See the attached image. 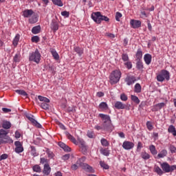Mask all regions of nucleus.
Here are the masks:
<instances>
[{
    "instance_id": "f257e3e1",
    "label": "nucleus",
    "mask_w": 176,
    "mask_h": 176,
    "mask_svg": "<svg viewBox=\"0 0 176 176\" xmlns=\"http://www.w3.org/2000/svg\"><path fill=\"white\" fill-rule=\"evenodd\" d=\"M120 78H122V72L120 70H113L109 76L111 85H116V83L119 82V80H120Z\"/></svg>"
},
{
    "instance_id": "f03ea898",
    "label": "nucleus",
    "mask_w": 176,
    "mask_h": 176,
    "mask_svg": "<svg viewBox=\"0 0 176 176\" xmlns=\"http://www.w3.org/2000/svg\"><path fill=\"white\" fill-rule=\"evenodd\" d=\"M41 52H39L38 49H36L34 52L29 54V61H33L36 64H39L41 63Z\"/></svg>"
},
{
    "instance_id": "7ed1b4c3",
    "label": "nucleus",
    "mask_w": 176,
    "mask_h": 176,
    "mask_svg": "<svg viewBox=\"0 0 176 176\" xmlns=\"http://www.w3.org/2000/svg\"><path fill=\"white\" fill-rule=\"evenodd\" d=\"M76 164L78 167H81L82 170H86L87 173H94L93 167L86 163H83V158L78 159L76 161Z\"/></svg>"
},
{
    "instance_id": "20e7f679",
    "label": "nucleus",
    "mask_w": 176,
    "mask_h": 176,
    "mask_svg": "<svg viewBox=\"0 0 176 176\" xmlns=\"http://www.w3.org/2000/svg\"><path fill=\"white\" fill-rule=\"evenodd\" d=\"M165 79L170 80V72L166 69H162L160 74L157 76V82H164Z\"/></svg>"
},
{
    "instance_id": "39448f33",
    "label": "nucleus",
    "mask_w": 176,
    "mask_h": 176,
    "mask_svg": "<svg viewBox=\"0 0 176 176\" xmlns=\"http://www.w3.org/2000/svg\"><path fill=\"white\" fill-rule=\"evenodd\" d=\"M161 168L164 173H173L174 170H176V165L170 166L168 163L164 162L161 164Z\"/></svg>"
},
{
    "instance_id": "423d86ee",
    "label": "nucleus",
    "mask_w": 176,
    "mask_h": 176,
    "mask_svg": "<svg viewBox=\"0 0 176 176\" xmlns=\"http://www.w3.org/2000/svg\"><path fill=\"white\" fill-rule=\"evenodd\" d=\"M27 119L31 122V123L35 127H37V129H42V125L34 118V116L32 114L27 113L25 115Z\"/></svg>"
},
{
    "instance_id": "0eeeda50",
    "label": "nucleus",
    "mask_w": 176,
    "mask_h": 176,
    "mask_svg": "<svg viewBox=\"0 0 176 176\" xmlns=\"http://www.w3.org/2000/svg\"><path fill=\"white\" fill-rule=\"evenodd\" d=\"M102 16V14H101V12H93L91 15L92 20H94V21L96 23V24H101Z\"/></svg>"
},
{
    "instance_id": "6e6552de",
    "label": "nucleus",
    "mask_w": 176,
    "mask_h": 176,
    "mask_svg": "<svg viewBox=\"0 0 176 176\" xmlns=\"http://www.w3.org/2000/svg\"><path fill=\"white\" fill-rule=\"evenodd\" d=\"M114 107L116 109H126V111H130V107H131V105L129 104H124L120 101H117L115 102Z\"/></svg>"
},
{
    "instance_id": "1a4fd4ad",
    "label": "nucleus",
    "mask_w": 176,
    "mask_h": 176,
    "mask_svg": "<svg viewBox=\"0 0 176 176\" xmlns=\"http://www.w3.org/2000/svg\"><path fill=\"white\" fill-rule=\"evenodd\" d=\"M14 145L16 146L14 148V152H16V153H21L22 152H24V147H23L21 142L16 141L14 142Z\"/></svg>"
},
{
    "instance_id": "9d476101",
    "label": "nucleus",
    "mask_w": 176,
    "mask_h": 176,
    "mask_svg": "<svg viewBox=\"0 0 176 176\" xmlns=\"http://www.w3.org/2000/svg\"><path fill=\"white\" fill-rule=\"evenodd\" d=\"M125 82L128 86H131V85H134L137 82V78L134 76H127L125 78Z\"/></svg>"
},
{
    "instance_id": "9b49d317",
    "label": "nucleus",
    "mask_w": 176,
    "mask_h": 176,
    "mask_svg": "<svg viewBox=\"0 0 176 176\" xmlns=\"http://www.w3.org/2000/svg\"><path fill=\"white\" fill-rule=\"evenodd\" d=\"M122 148L126 151H130L134 148V143L129 141H124L122 144Z\"/></svg>"
},
{
    "instance_id": "f8f14e48",
    "label": "nucleus",
    "mask_w": 176,
    "mask_h": 176,
    "mask_svg": "<svg viewBox=\"0 0 176 176\" xmlns=\"http://www.w3.org/2000/svg\"><path fill=\"white\" fill-rule=\"evenodd\" d=\"M130 24L132 28H140V27H141V21L131 19L130 21Z\"/></svg>"
},
{
    "instance_id": "ddd939ff",
    "label": "nucleus",
    "mask_w": 176,
    "mask_h": 176,
    "mask_svg": "<svg viewBox=\"0 0 176 176\" xmlns=\"http://www.w3.org/2000/svg\"><path fill=\"white\" fill-rule=\"evenodd\" d=\"M52 171V168H50V165L49 164H45L44 168L43 170V174L44 175H50V172Z\"/></svg>"
},
{
    "instance_id": "4468645a",
    "label": "nucleus",
    "mask_w": 176,
    "mask_h": 176,
    "mask_svg": "<svg viewBox=\"0 0 176 176\" xmlns=\"http://www.w3.org/2000/svg\"><path fill=\"white\" fill-rule=\"evenodd\" d=\"M99 118H101V119H102L103 122H105V123L112 122V121L111 120V117L109 115L100 113Z\"/></svg>"
},
{
    "instance_id": "2eb2a0df",
    "label": "nucleus",
    "mask_w": 176,
    "mask_h": 176,
    "mask_svg": "<svg viewBox=\"0 0 176 176\" xmlns=\"http://www.w3.org/2000/svg\"><path fill=\"white\" fill-rule=\"evenodd\" d=\"M144 60L146 65H149L152 63V55L151 54H146L144 56Z\"/></svg>"
},
{
    "instance_id": "dca6fc26",
    "label": "nucleus",
    "mask_w": 176,
    "mask_h": 176,
    "mask_svg": "<svg viewBox=\"0 0 176 176\" xmlns=\"http://www.w3.org/2000/svg\"><path fill=\"white\" fill-rule=\"evenodd\" d=\"M58 22H57L56 20L53 19L51 23V30L54 31V32H56V31H58Z\"/></svg>"
},
{
    "instance_id": "f3484780",
    "label": "nucleus",
    "mask_w": 176,
    "mask_h": 176,
    "mask_svg": "<svg viewBox=\"0 0 176 176\" xmlns=\"http://www.w3.org/2000/svg\"><path fill=\"white\" fill-rule=\"evenodd\" d=\"M32 14H34V11L32 10H25L23 12V16L26 18L31 17Z\"/></svg>"
},
{
    "instance_id": "a211bd4d",
    "label": "nucleus",
    "mask_w": 176,
    "mask_h": 176,
    "mask_svg": "<svg viewBox=\"0 0 176 176\" xmlns=\"http://www.w3.org/2000/svg\"><path fill=\"white\" fill-rule=\"evenodd\" d=\"M65 135L67 137L68 140H70V141H72L73 144H75V145L78 144V142H76V139H75L74 137L72 136V135L69 134V132L66 131Z\"/></svg>"
},
{
    "instance_id": "6ab92c4d",
    "label": "nucleus",
    "mask_w": 176,
    "mask_h": 176,
    "mask_svg": "<svg viewBox=\"0 0 176 176\" xmlns=\"http://www.w3.org/2000/svg\"><path fill=\"white\" fill-rule=\"evenodd\" d=\"M154 172L156 173L157 175H163L164 174L163 170H162V168L157 165L154 166Z\"/></svg>"
},
{
    "instance_id": "aec40b11",
    "label": "nucleus",
    "mask_w": 176,
    "mask_h": 176,
    "mask_svg": "<svg viewBox=\"0 0 176 176\" xmlns=\"http://www.w3.org/2000/svg\"><path fill=\"white\" fill-rule=\"evenodd\" d=\"M2 127L3 129L8 130L12 127V124L9 121L3 120L2 123Z\"/></svg>"
},
{
    "instance_id": "412c9836",
    "label": "nucleus",
    "mask_w": 176,
    "mask_h": 176,
    "mask_svg": "<svg viewBox=\"0 0 176 176\" xmlns=\"http://www.w3.org/2000/svg\"><path fill=\"white\" fill-rule=\"evenodd\" d=\"M19 41H20V34H17L12 41V45L14 46V47H17V45H19Z\"/></svg>"
},
{
    "instance_id": "4be33fe9",
    "label": "nucleus",
    "mask_w": 176,
    "mask_h": 176,
    "mask_svg": "<svg viewBox=\"0 0 176 176\" xmlns=\"http://www.w3.org/2000/svg\"><path fill=\"white\" fill-rule=\"evenodd\" d=\"M15 93L19 94V96H23V97H25L26 98L28 97V94L23 89H16Z\"/></svg>"
},
{
    "instance_id": "5701e85b",
    "label": "nucleus",
    "mask_w": 176,
    "mask_h": 176,
    "mask_svg": "<svg viewBox=\"0 0 176 176\" xmlns=\"http://www.w3.org/2000/svg\"><path fill=\"white\" fill-rule=\"evenodd\" d=\"M74 52L77 53V54L80 57L82 54H83V48L80 47H74Z\"/></svg>"
},
{
    "instance_id": "b1692460",
    "label": "nucleus",
    "mask_w": 176,
    "mask_h": 176,
    "mask_svg": "<svg viewBox=\"0 0 176 176\" xmlns=\"http://www.w3.org/2000/svg\"><path fill=\"white\" fill-rule=\"evenodd\" d=\"M4 144H13V140L9 137V135H6L3 138Z\"/></svg>"
},
{
    "instance_id": "393cba45",
    "label": "nucleus",
    "mask_w": 176,
    "mask_h": 176,
    "mask_svg": "<svg viewBox=\"0 0 176 176\" xmlns=\"http://www.w3.org/2000/svg\"><path fill=\"white\" fill-rule=\"evenodd\" d=\"M164 107H166V103L164 102L157 103L154 106V111L162 109V108H164Z\"/></svg>"
},
{
    "instance_id": "a878e982",
    "label": "nucleus",
    "mask_w": 176,
    "mask_h": 176,
    "mask_svg": "<svg viewBox=\"0 0 176 176\" xmlns=\"http://www.w3.org/2000/svg\"><path fill=\"white\" fill-rule=\"evenodd\" d=\"M140 156L144 160H148V159H151V155H149V153H146V151L142 152Z\"/></svg>"
},
{
    "instance_id": "bb28decb",
    "label": "nucleus",
    "mask_w": 176,
    "mask_h": 176,
    "mask_svg": "<svg viewBox=\"0 0 176 176\" xmlns=\"http://www.w3.org/2000/svg\"><path fill=\"white\" fill-rule=\"evenodd\" d=\"M136 60H140L142 58V50L139 48L135 54Z\"/></svg>"
},
{
    "instance_id": "cd10ccee",
    "label": "nucleus",
    "mask_w": 176,
    "mask_h": 176,
    "mask_svg": "<svg viewBox=\"0 0 176 176\" xmlns=\"http://www.w3.org/2000/svg\"><path fill=\"white\" fill-rule=\"evenodd\" d=\"M168 133H171V134H173V135H174V137H176L175 126H174L173 125L169 126V127L168 129Z\"/></svg>"
},
{
    "instance_id": "c85d7f7f",
    "label": "nucleus",
    "mask_w": 176,
    "mask_h": 176,
    "mask_svg": "<svg viewBox=\"0 0 176 176\" xmlns=\"http://www.w3.org/2000/svg\"><path fill=\"white\" fill-rule=\"evenodd\" d=\"M30 149L32 156H34V157H36V156L39 155V153L36 152V148H35V146H31Z\"/></svg>"
},
{
    "instance_id": "c756f323",
    "label": "nucleus",
    "mask_w": 176,
    "mask_h": 176,
    "mask_svg": "<svg viewBox=\"0 0 176 176\" xmlns=\"http://www.w3.org/2000/svg\"><path fill=\"white\" fill-rule=\"evenodd\" d=\"M32 34H36L41 32V25L34 26L32 29Z\"/></svg>"
},
{
    "instance_id": "7c9ffc66",
    "label": "nucleus",
    "mask_w": 176,
    "mask_h": 176,
    "mask_svg": "<svg viewBox=\"0 0 176 176\" xmlns=\"http://www.w3.org/2000/svg\"><path fill=\"white\" fill-rule=\"evenodd\" d=\"M167 156V151L166 149H163L161 152L157 155V157L159 159H162L163 157H166Z\"/></svg>"
},
{
    "instance_id": "2f4dec72",
    "label": "nucleus",
    "mask_w": 176,
    "mask_h": 176,
    "mask_svg": "<svg viewBox=\"0 0 176 176\" xmlns=\"http://www.w3.org/2000/svg\"><path fill=\"white\" fill-rule=\"evenodd\" d=\"M149 151L151 153L153 154V155H157V151L156 150V146H155V145H151L149 146Z\"/></svg>"
},
{
    "instance_id": "473e14b6",
    "label": "nucleus",
    "mask_w": 176,
    "mask_h": 176,
    "mask_svg": "<svg viewBox=\"0 0 176 176\" xmlns=\"http://www.w3.org/2000/svg\"><path fill=\"white\" fill-rule=\"evenodd\" d=\"M112 122H103L102 124V126L103 127V130H106V131H108V130H109V129L111 128V124Z\"/></svg>"
},
{
    "instance_id": "72a5a7b5",
    "label": "nucleus",
    "mask_w": 176,
    "mask_h": 176,
    "mask_svg": "<svg viewBox=\"0 0 176 176\" xmlns=\"http://www.w3.org/2000/svg\"><path fill=\"white\" fill-rule=\"evenodd\" d=\"M142 89V87H141V85L140 83H136L135 85V88H134L135 93H141Z\"/></svg>"
},
{
    "instance_id": "f704fd0d",
    "label": "nucleus",
    "mask_w": 176,
    "mask_h": 176,
    "mask_svg": "<svg viewBox=\"0 0 176 176\" xmlns=\"http://www.w3.org/2000/svg\"><path fill=\"white\" fill-rule=\"evenodd\" d=\"M51 54H52L54 60H59L60 56L58 55V53H57V51H56V50H52Z\"/></svg>"
},
{
    "instance_id": "c9c22d12",
    "label": "nucleus",
    "mask_w": 176,
    "mask_h": 176,
    "mask_svg": "<svg viewBox=\"0 0 176 176\" xmlns=\"http://www.w3.org/2000/svg\"><path fill=\"white\" fill-rule=\"evenodd\" d=\"M54 5H56V6H59L60 8L64 6V3H63V1L61 0H52Z\"/></svg>"
},
{
    "instance_id": "e433bc0d",
    "label": "nucleus",
    "mask_w": 176,
    "mask_h": 176,
    "mask_svg": "<svg viewBox=\"0 0 176 176\" xmlns=\"http://www.w3.org/2000/svg\"><path fill=\"white\" fill-rule=\"evenodd\" d=\"M136 61V68L138 69H144V63H142V61H141V60Z\"/></svg>"
},
{
    "instance_id": "4c0bfd02",
    "label": "nucleus",
    "mask_w": 176,
    "mask_h": 176,
    "mask_svg": "<svg viewBox=\"0 0 176 176\" xmlns=\"http://www.w3.org/2000/svg\"><path fill=\"white\" fill-rule=\"evenodd\" d=\"M47 103L48 102H41L40 104L41 108H42L43 109H45V111L49 109V108L50 107V105Z\"/></svg>"
},
{
    "instance_id": "58836bf2",
    "label": "nucleus",
    "mask_w": 176,
    "mask_h": 176,
    "mask_svg": "<svg viewBox=\"0 0 176 176\" xmlns=\"http://www.w3.org/2000/svg\"><path fill=\"white\" fill-rule=\"evenodd\" d=\"M38 98L39 101H42L43 102H50V100L46 97L38 96Z\"/></svg>"
},
{
    "instance_id": "ea45409f",
    "label": "nucleus",
    "mask_w": 176,
    "mask_h": 176,
    "mask_svg": "<svg viewBox=\"0 0 176 176\" xmlns=\"http://www.w3.org/2000/svg\"><path fill=\"white\" fill-rule=\"evenodd\" d=\"M8 133L9 132L6 131L5 129H0V138L3 139Z\"/></svg>"
},
{
    "instance_id": "a19ab883",
    "label": "nucleus",
    "mask_w": 176,
    "mask_h": 176,
    "mask_svg": "<svg viewBox=\"0 0 176 176\" xmlns=\"http://www.w3.org/2000/svg\"><path fill=\"white\" fill-rule=\"evenodd\" d=\"M100 142L102 146H109V142L105 138H102Z\"/></svg>"
},
{
    "instance_id": "79ce46f5",
    "label": "nucleus",
    "mask_w": 176,
    "mask_h": 176,
    "mask_svg": "<svg viewBox=\"0 0 176 176\" xmlns=\"http://www.w3.org/2000/svg\"><path fill=\"white\" fill-rule=\"evenodd\" d=\"M99 108L100 109H108V104H107V102H102L100 104H99Z\"/></svg>"
},
{
    "instance_id": "37998d69",
    "label": "nucleus",
    "mask_w": 176,
    "mask_h": 176,
    "mask_svg": "<svg viewBox=\"0 0 176 176\" xmlns=\"http://www.w3.org/2000/svg\"><path fill=\"white\" fill-rule=\"evenodd\" d=\"M100 153L102 155H104V156H109V151L108 149L105 148H101L100 149Z\"/></svg>"
},
{
    "instance_id": "c03bdc74",
    "label": "nucleus",
    "mask_w": 176,
    "mask_h": 176,
    "mask_svg": "<svg viewBox=\"0 0 176 176\" xmlns=\"http://www.w3.org/2000/svg\"><path fill=\"white\" fill-rule=\"evenodd\" d=\"M131 100L135 104H140V99L134 95L131 96Z\"/></svg>"
},
{
    "instance_id": "a18cd8bd",
    "label": "nucleus",
    "mask_w": 176,
    "mask_h": 176,
    "mask_svg": "<svg viewBox=\"0 0 176 176\" xmlns=\"http://www.w3.org/2000/svg\"><path fill=\"white\" fill-rule=\"evenodd\" d=\"M124 65H125V67H126V68H127V69H131V68H133V64L131 63V62L130 60L125 62L124 63Z\"/></svg>"
},
{
    "instance_id": "49530a36",
    "label": "nucleus",
    "mask_w": 176,
    "mask_h": 176,
    "mask_svg": "<svg viewBox=\"0 0 176 176\" xmlns=\"http://www.w3.org/2000/svg\"><path fill=\"white\" fill-rule=\"evenodd\" d=\"M32 168L34 173H41V171L42 170L39 165H34Z\"/></svg>"
},
{
    "instance_id": "de8ad7c7",
    "label": "nucleus",
    "mask_w": 176,
    "mask_h": 176,
    "mask_svg": "<svg viewBox=\"0 0 176 176\" xmlns=\"http://www.w3.org/2000/svg\"><path fill=\"white\" fill-rule=\"evenodd\" d=\"M38 22V17L32 16V18L29 19V23L30 24H35V23Z\"/></svg>"
},
{
    "instance_id": "09e8293b",
    "label": "nucleus",
    "mask_w": 176,
    "mask_h": 176,
    "mask_svg": "<svg viewBox=\"0 0 176 176\" xmlns=\"http://www.w3.org/2000/svg\"><path fill=\"white\" fill-rule=\"evenodd\" d=\"M78 141L80 144V148H82L83 146H86V142L83 139L78 138Z\"/></svg>"
},
{
    "instance_id": "8fccbe9b",
    "label": "nucleus",
    "mask_w": 176,
    "mask_h": 176,
    "mask_svg": "<svg viewBox=\"0 0 176 176\" xmlns=\"http://www.w3.org/2000/svg\"><path fill=\"white\" fill-rule=\"evenodd\" d=\"M122 60H124V63L129 61V54H122Z\"/></svg>"
},
{
    "instance_id": "3c124183",
    "label": "nucleus",
    "mask_w": 176,
    "mask_h": 176,
    "mask_svg": "<svg viewBox=\"0 0 176 176\" xmlns=\"http://www.w3.org/2000/svg\"><path fill=\"white\" fill-rule=\"evenodd\" d=\"M100 166L102 167V168H104V170H108L109 168V166L108 164H105V162L100 161Z\"/></svg>"
},
{
    "instance_id": "603ef678",
    "label": "nucleus",
    "mask_w": 176,
    "mask_h": 176,
    "mask_svg": "<svg viewBox=\"0 0 176 176\" xmlns=\"http://www.w3.org/2000/svg\"><path fill=\"white\" fill-rule=\"evenodd\" d=\"M142 148H143L142 142H138L137 148H136L137 152H141V149H142Z\"/></svg>"
},
{
    "instance_id": "864d4df0",
    "label": "nucleus",
    "mask_w": 176,
    "mask_h": 176,
    "mask_svg": "<svg viewBox=\"0 0 176 176\" xmlns=\"http://www.w3.org/2000/svg\"><path fill=\"white\" fill-rule=\"evenodd\" d=\"M40 163L41 164H45H45H48L47 163H49V160H47V159H46L45 157H41L40 159Z\"/></svg>"
},
{
    "instance_id": "5fc2aeb1",
    "label": "nucleus",
    "mask_w": 176,
    "mask_h": 176,
    "mask_svg": "<svg viewBox=\"0 0 176 176\" xmlns=\"http://www.w3.org/2000/svg\"><path fill=\"white\" fill-rule=\"evenodd\" d=\"M122 13L117 12L116 14V21H120V18L122 17Z\"/></svg>"
},
{
    "instance_id": "6e6d98bb",
    "label": "nucleus",
    "mask_w": 176,
    "mask_h": 176,
    "mask_svg": "<svg viewBox=\"0 0 176 176\" xmlns=\"http://www.w3.org/2000/svg\"><path fill=\"white\" fill-rule=\"evenodd\" d=\"M87 135L89 138H94V132L88 131Z\"/></svg>"
},
{
    "instance_id": "4d7b16f0",
    "label": "nucleus",
    "mask_w": 176,
    "mask_h": 176,
    "mask_svg": "<svg viewBox=\"0 0 176 176\" xmlns=\"http://www.w3.org/2000/svg\"><path fill=\"white\" fill-rule=\"evenodd\" d=\"M32 42H34L35 43H38L39 42V36H34L32 37Z\"/></svg>"
},
{
    "instance_id": "13d9d810",
    "label": "nucleus",
    "mask_w": 176,
    "mask_h": 176,
    "mask_svg": "<svg viewBox=\"0 0 176 176\" xmlns=\"http://www.w3.org/2000/svg\"><path fill=\"white\" fill-rule=\"evenodd\" d=\"M129 99V98L127 97L126 95H125L124 94H122L120 95V100L122 101H127V100Z\"/></svg>"
},
{
    "instance_id": "bf43d9fd",
    "label": "nucleus",
    "mask_w": 176,
    "mask_h": 176,
    "mask_svg": "<svg viewBox=\"0 0 176 176\" xmlns=\"http://www.w3.org/2000/svg\"><path fill=\"white\" fill-rule=\"evenodd\" d=\"M14 63H19L20 61V54H16L14 56Z\"/></svg>"
},
{
    "instance_id": "052dcab7",
    "label": "nucleus",
    "mask_w": 176,
    "mask_h": 176,
    "mask_svg": "<svg viewBox=\"0 0 176 176\" xmlns=\"http://www.w3.org/2000/svg\"><path fill=\"white\" fill-rule=\"evenodd\" d=\"M169 150L171 153H176V147H175L174 145H170Z\"/></svg>"
},
{
    "instance_id": "680f3d73",
    "label": "nucleus",
    "mask_w": 176,
    "mask_h": 176,
    "mask_svg": "<svg viewBox=\"0 0 176 176\" xmlns=\"http://www.w3.org/2000/svg\"><path fill=\"white\" fill-rule=\"evenodd\" d=\"M56 69V67L53 65H49L48 67V71L49 72H52V74H53V72H54Z\"/></svg>"
},
{
    "instance_id": "e2e57ef3",
    "label": "nucleus",
    "mask_w": 176,
    "mask_h": 176,
    "mask_svg": "<svg viewBox=\"0 0 176 176\" xmlns=\"http://www.w3.org/2000/svg\"><path fill=\"white\" fill-rule=\"evenodd\" d=\"M146 127H147L148 130H152L153 129V126L149 121H148L146 122Z\"/></svg>"
},
{
    "instance_id": "0e129e2a",
    "label": "nucleus",
    "mask_w": 176,
    "mask_h": 176,
    "mask_svg": "<svg viewBox=\"0 0 176 176\" xmlns=\"http://www.w3.org/2000/svg\"><path fill=\"white\" fill-rule=\"evenodd\" d=\"M8 157H9V155H8V154H2L0 156V160H6V159H8Z\"/></svg>"
},
{
    "instance_id": "69168bd1",
    "label": "nucleus",
    "mask_w": 176,
    "mask_h": 176,
    "mask_svg": "<svg viewBox=\"0 0 176 176\" xmlns=\"http://www.w3.org/2000/svg\"><path fill=\"white\" fill-rule=\"evenodd\" d=\"M61 14L64 16V17H69V12L67 11H63L61 12Z\"/></svg>"
},
{
    "instance_id": "338daca9",
    "label": "nucleus",
    "mask_w": 176,
    "mask_h": 176,
    "mask_svg": "<svg viewBox=\"0 0 176 176\" xmlns=\"http://www.w3.org/2000/svg\"><path fill=\"white\" fill-rule=\"evenodd\" d=\"M70 155L69 154H65L62 157V160H68V159H69L70 157Z\"/></svg>"
},
{
    "instance_id": "774afa93",
    "label": "nucleus",
    "mask_w": 176,
    "mask_h": 176,
    "mask_svg": "<svg viewBox=\"0 0 176 176\" xmlns=\"http://www.w3.org/2000/svg\"><path fill=\"white\" fill-rule=\"evenodd\" d=\"M102 21H106L108 23V21H109V18L107 16L102 15Z\"/></svg>"
}]
</instances>
